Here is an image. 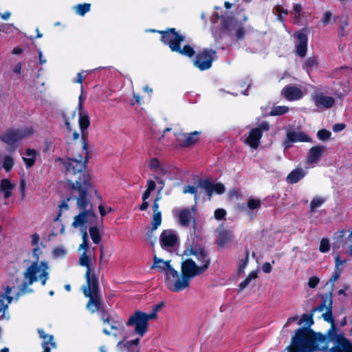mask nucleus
Segmentation results:
<instances>
[{"mask_svg": "<svg viewBox=\"0 0 352 352\" xmlns=\"http://www.w3.org/2000/svg\"><path fill=\"white\" fill-rule=\"evenodd\" d=\"M41 250L38 247L36 246V247L34 248L32 254H33L34 258L36 260L34 262H38V260L39 258V254H41Z\"/></svg>", "mask_w": 352, "mask_h": 352, "instance_id": "obj_60", "label": "nucleus"}, {"mask_svg": "<svg viewBox=\"0 0 352 352\" xmlns=\"http://www.w3.org/2000/svg\"><path fill=\"white\" fill-rule=\"evenodd\" d=\"M200 132L194 131L189 133H176L174 136L176 138L175 145L182 147H187L194 144L199 140Z\"/></svg>", "mask_w": 352, "mask_h": 352, "instance_id": "obj_14", "label": "nucleus"}, {"mask_svg": "<svg viewBox=\"0 0 352 352\" xmlns=\"http://www.w3.org/2000/svg\"><path fill=\"white\" fill-rule=\"evenodd\" d=\"M326 150L324 146H316L311 148L307 158V163L311 164L317 163Z\"/></svg>", "mask_w": 352, "mask_h": 352, "instance_id": "obj_23", "label": "nucleus"}, {"mask_svg": "<svg viewBox=\"0 0 352 352\" xmlns=\"http://www.w3.org/2000/svg\"><path fill=\"white\" fill-rule=\"evenodd\" d=\"M306 175V172L302 168H296L292 170L287 177V181L290 184L299 182Z\"/></svg>", "mask_w": 352, "mask_h": 352, "instance_id": "obj_32", "label": "nucleus"}, {"mask_svg": "<svg viewBox=\"0 0 352 352\" xmlns=\"http://www.w3.org/2000/svg\"><path fill=\"white\" fill-rule=\"evenodd\" d=\"M95 214L91 209L82 211L78 216L74 217L72 226L78 228L84 226L86 223L92 222L95 220Z\"/></svg>", "mask_w": 352, "mask_h": 352, "instance_id": "obj_20", "label": "nucleus"}, {"mask_svg": "<svg viewBox=\"0 0 352 352\" xmlns=\"http://www.w3.org/2000/svg\"><path fill=\"white\" fill-rule=\"evenodd\" d=\"M256 278V274L254 272H252L248 276L242 281L239 285V288L241 290L244 289L250 283L252 280H254Z\"/></svg>", "mask_w": 352, "mask_h": 352, "instance_id": "obj_44", "label": "nucleus"}, {"mask_svg": "<svg viewBox=\"0 0 352 352\" xmlns=\"http://www.w3.org/2000/svg\"><path fill=\"white\" fill-rule=\"evenodd\" d=\"M153 208L152 230H155L161 225L162 214L159 210V204L156 201H153Z\"/></svg>", "mask_w": 352, "mask_h": 352, "instance_id": "obj_30", "label": "nucleus"}, {"mask_svg": "<svg viewBox=\"0 0 352 352\" xmlns=\"http://www.w3.org/2000/svg\"><path fill=\"white\" fill-rule=\"evenodd\" d=\"M216 52L212 50H204L199 52L194 61V65L200 70H206L211 67Z\"/></svg>", "mask_w": 352, "mask_h": 352, "instance_id": "obj_13", "label": "nucleus"}, {"mask_svg": "<svg viewBox=\"0 0 352 352\" xmlns=\"http://www.w3.org/2000/svg\"><path fill=\"white\" fill-rule=\"evenodd\" d=\"M223 28L227 30L229 32H234V35L238 39L242 38L245 34L243 28L234 19L229 20L223 19Z\"/></svg>", "mask_w": 352, "mask_h": 352, "instance_id": "obj_19", "label": "nucleus"}, {"mask_svg": "<svg viewBox=\"0 0 352 352\" xmlns=\"http://www.w3.org/2000/svg\"><path fill=\"white\" fill-rule=\"evenodd\" d=\"M270 129V125L266 122H263L260 124L258 127L255 128L254 129H259L261 133H262L263 131H267Z\"/></svg>", "mask_w": 352, "mask_h": 352, "instance_id": "obj_57", "label": "nucleus"}, {"mask_svg": "<svg viewBox=\"0 0 352 352\" xmlns=\"http://www.w3.org/2000/svg\"><path fill=\"white\" fill-rule=\"evenodd\" d=\"M248 263V255L247 254L244 259H241L240 261L239 266V271L240 272H244V270L246 267Z\"/></svg>", "mask_w": 352, "mask_h": 352, "instance_id": "obj_53", "label": "nucleus"}, {"mask_svg": "<svg viewBox=\"0 0 352 352\" xmlns=\"http://www.w3.org/2000/svg\"><path fill=\"white\" fill-rule=\"evenodd\" d=\"M160 34H162V41L168 45L173 52H177L188 57H192L195 54L194 49L189 45H186L181 48L180 43L185 41V36L177 32L175 28L162 31Z\"/></svg>", "mask_w": 352, "mask_h": 352, "instance_id": "obj_7", "label": "nucleus"}, {"mask_svg": "<svg viewBox=\"0 0 352 352\" xmlns=\"http://www.w3.org/2000/svg\"><path fill=\"white\" fill-rule=\"evenodd\" d=\"M342 272L337 270L335 269V272L333 273V274L332 275V276L329 279V282L332 283V284H333L339 278V277L340 276V274Z\"/></svg>", "mask_w": 352, "mask_h": 352, "instance_id": "obj_56", "label": "nucleus"}, {"mask_svg": "<svg viewBox=\"0 0 352 352\" xmlns=\"http://www.w3.org/2000/svg\"><path fill=\"white\" fill-rule=\"evenodd\" d=\"M198 186L205 190L209 198H210L213 192L217 194H222L225 192L226 190L224 186L222 184L218 183L213 184L208 180L201 179L199 182Z\"/></svg>", "mask_w": 352, "mask_h": 352, "instance_id": "obj_18", "label": "nucleus"}, {"mask_svg": "<svg viewBox=\"0 0 352 352\" xmlns=\"http://www.w3.org/2000/svg\"><path fill=\"white\" fill-rule=\"evenodd\" d=\"M329 342L333 346L329 349L330 352H352V343L337 329H329L327 333Z\"/></svg>", "mask_w": 352, "mask_h": 352, "instance_id": "obj_11", "label": "nucleus"}, {"mask_svg": "<svg viewBox=\"0 0 352 352\" xmlns=\"http://www.w3.org/2000/svg\"><path fill=\"white\" fill-rule=\"evenodd\" d=\"M347 262L346 259L342 260L338 254L335 256V269L342 272V265Z\"/></svg>", "mask_w": 352, "mask_h": 352, "instance_id": "obj_46", "label": "nucleus"}, {"mask_svg": "<svg viewBox=\"0 0 352 352\" xmlns=\"http://www.w3.org/2000/svg\"><path fill=\"white\" fill-rule=\"evenodd\" d=\"M110 327L111 329L113 331H121L123 329L122 321L119 320L116 321H111Z\"/></svg>", "mask_w": 352, "mask_h": 352, "instance_id": "obj_49", "label": "nucleus"}, {"mask_svg": "<svg viewBox=\"0 0 352 352\" xmlns=\"http://www.w3.org/2000/svg\"><path fill=\"white\" fill-rule=\"evenodd\" d=\"M14 164V158L11 155H6L3 160V167L6 172H10Z\"/></svg>", "mask_w": 352, "mask_h": 352, "instance_id": "obj_39", "label": "nucleus"}, {"mask_svg": "<svg viewBox=\"0 0 352 352\" xmlns=\"http://www.w3.org/2000/svg\"><path fill=\"white\" fill-rule=\"evenodd\" d=\"M89 234L94 243L97 244L100 243L101 237L99 230L96 227H91L89 228Z\"/></svg>", "mask_w": 352, "mask_h": 352, "instance_id": "obj_42", "label": "nucleus"}, {"mask_svg": "<svg viewBox=\"0 0 352 352\" xmlns=\"http://www.w3.org/2000/svg\"><path fill=\"white\" fill-rule=\"evenodd\" d=\"M345 248L347 250V252L349 254H352V237L351 234L349 235L346 242H345Z\"/></svg>", "mask_w": 352, "mask_h": 352, "instance_id": "obj_52", "label": "nucleus"}, {"mask_svg": "<svg viewBox=\"0 0 352 352\" xmlns=\"http://www.w3.org/2000/svg\"><path fill=\"white\" fill-rule=\"evenodd\" d=\"M262 137V133L259 129H252L244 142L253 149H256L260 144V140Z\"/></svg>", "mask_w": 352, "mask_h": 352, "instance_id": "obj_22", "label": "nucleus"}, {"mask_svg": "<svg viewBox=\"0 0 352 352\" xmlns=\"http://www.w3.org/2000/svg\"><path fill=\"white\" fill-rule=\"evenodd\" d=\"M319 278L316 276L311 277L308 282V285L310 288L316 287L319 283Z\"/></svg>", "mask_w": 352, "mask_h": 352, "instance_id": "obj_54", "label": "nucleus"}, {"mask_svg": "<svg viewBox=\"0 0 352 352\" xmlns=\"http://www.w3.org/2000/svg\"><path fill=\"white\" fill-rule=\"evenodd\" d=\"M1 190L3 192L5 199H8L12 196V192L15 188V184H12L8 179H3L1 181Z\"/></svg>", "mask_w": 352, "mask_h": 352, "instance_id": "obj_31", "label": "nucleus"}, {"mask_svg": "<svg viewBox=\"0 0 352 352\" xmlns=\"http://www.w3.org/2000/svg\"><path fill=\"white\" fill-rule=\"evenodd\" d=\"M318 61L315 56H311L307 58L305 63L304 67L309 72L310 71L316 69L318 66Z\"/></svg>", "mask_w": 352, "mask_h": 352, "instance_id": "obj_37", "label": "nucleus"}, {"mask_svg": "<svg viewBox=\"0 0 352 352\" xmlns=\"http://www.w3.org/2000/svg\"><path fill=\"white\" fill-rule=\"evenodd\" d=\"M281 94L287 100L294 101L302 98L305 91L294 85H287L282 89Z\"/></svg>", "mask_w": 352, "mask_h": 352, "instance_id": "obj_16", "label": "nucleus"}, {"mask_svg": "<svg viewBox=\"0 0 352 352\" xmlns=\"http://www.w3.org/2000/svg\"><path fill=\"white\" fill-rule=\"evenodd\" d=\"M182 272L190 278L202 274L210 264V258L204 248L199 244H188L182 254Z\"/></svg>", "mask_w": 352, "mask_h": 352, "instance_id": "obj_1", "label": "nucleus"}, {"mask_svg": "<svg viewBox=\"0 0 352 352\" xmlns=\"http://www.w3.org/2000/svg\"><path fill=\"white\" fill-rule=\"evenodd\" d=\"M197 188L192 186H186L184 188L183 192L184 194L190 193L195 195V199H197Z\"/></svg>", "mask_w": 352, "mask_h": 352, "instance_id": "obj_51", "label": "nucleus"}, {"mask_svg": "<svg viewBox=\"0 0 352 352\" xmlns=\"http://www.w3.org/2000/svg\"><path fill=\"white\" fill-rule=\"evenodd\" d=\"M312 100L316 107L319 109H328L331 107L335 100L333 98L324 95L321 92H316L312 95Z\"/></svg>", "mask_w": 352, "mask_h": 352, "instance_id": "obj_17", "label": "nucleus"}, {"mask_svg": "<svg viewBox=\"0 0 352 352\" xmlns=\"http://www.w3.org/2000/svg\"><path fill=\"white\" fill-rule=\"evenodd\" d=\"M32 133V130L26 127L16 130L9 129L1 135V140L8 145H13Z\"/></svg>", "mask_w": 352, "mask_h": 352, "instance_id": "obj_12", "label": "nucleus"}, {"mask_svg": "<svg viewBox=\"0 0 352 352\" xmlns=\"http://www.w3.org/2000/svg\"><path fill=\"white\" fill-rule=\"evenodd\" d=\"M90 7L89 3L78 4L74 7V10L78 15L83 16L90 10Z\"/></svg>", "mask_w": 352, "mask_h": 352, "instance_id": "obj_40", "label": "nucleus"}, {"mask_svg": "<svg viewBox=\"0 0 352 352\" xmlns=\"http://www.w3.org/2000/svg\"><path fill=\"white\" fill-rule=\"evenodd\" d=\"M345 127L344 124H336L333 126V130L334 132H338L342 131Z\"/></svg>", "mask_w": 352, "mask_h": 352, "instance_id": "obj_63", "label": "nucleus"}, {"mask_svg": "<svg viewBox=\"0 0 352 352\" xmlns=\"http://www.w3.org/2000/svg\"><path fill=\"white\" fill-rule=\"evenodd\" d=\"M156 187L155 182L152 179H148L146 182V190L152 192Z\"/></svg>", "mask_w": 352, "mask_h": 352, "instance_id": "obj_58", "label": "nucleus"}, {"mask_svg": "<svg viewBox=\"0 0 352 352\" xmlns=\"http://www.w3.org/2000/svg\"><path fill=\"white\" fill-rule=\"evenodd\" d=\"M182 272L190 278L202 274L210 264V258L204 248L199 244H188L182 254Z\"/></svg>", "mask_w": 352, "mask_h": 352, "instance_id": "obj_2", "label": "nucleus"}, {"mask_svg": "<svg viewBox=\"0 0 352 352\" xmlns=\"http://www.w3.org/2000/svg\"><path fill=\"white\" fill-rule=\"evenodd\" d=\"M289 108L286 106H276L272 108L270 114L272 116H281L287 113Z\"/></svg>", "mask_w": 352, "mask_h": 352, "instance_id": "obj_43", "label": "nucleus"}, {"mask_svg": "<svg viewBox=\"0 0 352 352\" xmlns=\"http://www.w3.org/2000/svg\"><path fill=\"white\" fill-rule=\"evenodd\" d=\"M232 238V233L230 231L223 230L221 231L219 234L217 239V243L220 246H223L229 241H231Z\"/></svg>", "mask_w": 352, "mask_h": 352, "instance_id": "obj_34", "label": "nucleus"}, {"mask_svg": "<svg viewBox=\"0 0 352 352\" xmlns=\"http://www.w3.org/2000/svg\"><path fill=\"white\" fill-rule=\"evenodd\" d=\"M91 187V179L88 174L83 173L78 180L72 184V189L77 190L78 197L77 198V205L80 210H85L89 208V204L86 197L88 190Z\"/></svg>", "mask_w": 352, "mask_h": 352, "instance_id": "obj_10", "label": "nucleus"}, {"mask_svg": "<svg viewBox=\"0 0 352 352\" xmlns=\"http://www.w3.org/2000/svg\"><path fill=\"white\" fill-rule=\"evenodd\" d=\"M331 17V13L330 12H326L324 13L322 21L324 24H327L329 22Z\"/></svg>", "mask_w": 352, "mask_h": 352, "instance_id": "obj_59", "label": "nucleus"}, {"mask_svg": "<svg viewBox=\"0 0 352 352\" xmlns=\"http://www.w3.org/2000/svg\"><path fill=\"white\" fill-rule=\"evenodd\" d=\"M298 324L299 325L305 324L308 327H310L313 324L312 316L308 314H302Z\"/></svg>", "mask_w": 352, "mask_h": 352, "instance_id": "obj_45", "label": "nucleus"}, {"mask_svg": "<svg viewBox=\"0 0 352 352\" xmlns=\"http://www.w3.org/2000/svg\"><path fill=\"white\" fill-rule=\"evenodd\" d=\"M11 289L8 287L5 289V294H0V313L4 314L6 310L8 309V305L11 302L12 298L10 296Z\"/></svg>", "mask_w": 352, "mask_h": 352, "instance_id": "obj_28", "label": "nucleus"}, {"mask_svg": "<svg viewBox=\"0 0 352 352\" xmlns=\"http://www.w3.org/2000/svg\"><path fill=\"white\" fill-rule=\"evenodd\" d=\"M318 349L314 333L308 328H300L292 338L288 352H312Z\"/></svg>", "mask_w": 352, "mask_h": 352, "instance_id": "obj_5", "label": "nucleus"}, {"mask_svg": "<svg viewBox=\"0 0 352 352\" xmlns=\"http://www.w3.org/2000/svg\"><path fill=\"white\" fill-rule=\"evenodd\" d=\"M193 208H183L177 210V215L179 223L183 226H187L194 217Z\"/></svg>", "mask_w": 352, "mask_h": 352, "instance_id": "obj_26", "label": "nucleus"}, {"mask_svg": "<svg viewBox=\"0 0 352 352\" xmlns=\"http://www.w3.org/2000/svg\"><path fill=\"white\" fill-rule=\"evenodd\" d=\"M170 261H164L155 255L151 268L157 270L165 275V284L170 291L179 292L189 285V278L182 272L179 276L178 272L170 265Z\"/></svg>", "mask_w": 352, "mask_h": 352, "instance_id": "obj_3", "label": "nucleus"}, {"mask_svg": "<svg viewBox=\"0 0 352 352\" xmlns=\"http://www.w3.org/2000/svg\"><path fill=\"white\" fill-rule=\"evenodd\" d=\"M262 270L265 273H270L272 271V266L270 263H265L263 265Z\"/></svg>", "mask_w": 352, "mask_h": 352, "instance_id": "obj_64", "label": "nucleus"}, {"mask_svg": "<svg viewBox=\"0 0 352 352\" xmlns=\"http://www.w3.org/2000/svg\"><path fill=\"white\" fill-rule=\"evenodd\" d=\"M148 166L155 175H165L168 173L166 168L155 157H151L148 160Z\"/></svg>", "mask_w": 352, "mask_h": 352, "instance_id": "obj_27", "label": "nucleus"}, {"mask_svg": "<svg viewBox=\"0 0 352 352\" xmlns=\"http://www.w3.org/2000/svg\"><path fill=\"white\" fill-rule=\"evenodd\" d=\"M330 249V244L329 241L327 239H322L320 241V251L322 252H327Z\"/></svg>", "mask_w": 352, "mask_h": 352, "instance_id": "obj_48", "label": "nucleus"}, {"mask_svg": "<svg viewBox=\"0 0 352 352\" xmlns=\"http://www.w3.org/2000/svg\"><path fill=\"white\" fill-rule=\"evenodd\" d=\"M326 199L323 197H315L314 198L310 204V210L313 212L317 208L321 206Z\"/></svg>", "mask_w": 352, "mask_h": 352, "instance_id": "obj_41", "label": "nucleus"}, {"mask_svg": "<svg viewBox=\"0 0 352 352\" xmlns=\"http://www.w3.org/2000/svg\"><path fill=\"white\" fill-rule=\"evenodd\" d=\"M37 155L38 153L36 150L30 148L26 149L23 156V160L26 168H29L34 164Z\"/></svg>", "mask_w": 352, "mask_h": 352, "instance_id": "obj_29", "label": "nucleus"}, {"mask_svg": "<svg viewBox=\"0 0 352 352\" xmlns=\"http://www.w3.org/2000/svg\"><path fill=\"white\" fill-rule=\"evenodd\" d=\"M326 308H327V311L322 314L323 319L325 321L331 324V327L330 329H337L336 328V326L334 324V319H333L332 312H331V300H329V305Z\"/></svg>", "mask_w": 352, "mask_h": 352, "instance_id": "obj_35", "label": "nucleus"}, {"mask_svg": "<svg viewBox=\"0 0 352 352\" xmlns=\"http://www.w3.org/2000/svg\"><path fill=\"white\" fill-rule=\"evenodd\" d=\"M178 237L175 231L172 230H164L160 235V242L162 248L169 250L177 243Z\"/></svg>", "mask_w": 352, "mask_h": 352, "instance_id": "obj_15", "label": "nucleus"}, {"mask_svg": "<svg viewBox=\"0 0 352 352\" xmlns=\"http://www.w3.org/2000/svg\"><path fill=\"white\" fill-rule=\"evenodd\" d=\"M164 302H160L153 307L151 311L146 314L141 311H136L132 314L127 322L128 326L134 327L135 332L142 337L148 331V320L157 318V312L164 307Z\"/></svg>", "mask_w": 352, "mask_h": 352, "instance_id": "obj_6", "label": "nucleus"}, {"mask_svg": "<svg viewBox=\"0 0 352 352\" xmlns=\"http://www.w3.org/2000/svg\"><path fill=\"white\" fill-rule=\"evenodd\" d=\"M78 122H79L80 128L82 132L89 127L90 121H89V114L87 111H85V110H80L79 111Z\"/></svg>", "mask_w": 352, "mask_h": 352, "instance_id": "obj_33", "label": "nucleus"}, {"mask_svg": "<svg viewBox=\"0 0 352 352\" xmlns=\"http://www.w3.org/2000/svg\"><path fill=\"white\" fill-rule=\"evenodd\" d=\"M311 139L302 131H291L287 133V140L285 144L290 146V143L296 142H311Z\"/></svg>", "mask_w": 352, "mask_h": 352, "instance_id": "obj_21", "label": "nucleus"}, {"mask_svg": "<svg viewBox=\"0 0 352 352\" xmlns=\"http://www.w3.org/2000/svg\"><path fill=\"white\" fill-rule=\"evenodd\" d=\"M82 243L80 245L79 250H83L84 252H82V254L80 256L79 264L80 265V261H81V258L82 257V256L85 255L86 258H87V263L89 264V267L90 266L91 274H94V268H95V265L91 263V259L88 256L87 254V251L88 250V248H89V244H88V236H87V233L86 229H82Z\"/></svg>", "mask_w": 352, "mask_h": 352, "instance_id": "obj_24", "label": "nucleus"}, {"mask_svg": "<svg viewBox=\"0 0 352 352\" xmlns=\"http://www.w3.org/2000/svg\"><path fill=\"white\" fill-rule=\"evenodd\" d=\"M38 334L40 336V337L42 338V339H49V340H50L52 338H53V336L52 335H48V334H46L45 333V331L43 330H41V329H39L38 330Z\"/></svg>", "mask_w": 352, "mask_h": 352, "instance_id": "obj_61", "label": "nucleus"}, {"mask_svg": "<svg viewBox=\"0 0 352 352\" xmlns=\"http://www.w3.org/2000/svg\"><path fill=\"white\" fill-rule=\"evenodd\" d=\"M80 265L86 267V285L82 287V290L85 296L89 298L87 305V309L94 313L100 309L102 305L98 291V279L95 274H91L90 266L89 267L85 255L81 258Z\"/></svg>", "mask_w": 352, "mask_h": 352, "instance_id": "obj_4", "label": "nucleus"}, {"mask_svg": "<svg viewBox=\"0 0 352 352\" xmlns=\"http://www.w3.org/2000/svg\"><path fill=\"white\" fill-rule=\"evenodd\" d=\"M161 175H155L154 178L157 181V183L161 186L160 192H161L164 187V181L160 179Z\"/></svg>", "mask_w": 352, "mask_h": 352, "instance_id": "obj_62", "label": "nucleus"}, {"mask_svg": "<svg viewBox=\"0 0 352 352\" xmlns=\"http://www.w3.org/2000/svg\"><path fill=\"white\" fill-rule=\"evenodd\" d=\"M261 206V201L258 199H249L247 202V208L244 209L246 211L247 209L250 210V211L253 212L254 210H258Z\"/></svg>", "mask_w": 352, "mask_h": 352, "instance_id": "obj_36", "label": "nucleus"}, {"mask_svg": "<svg viewBox=\"0 0 352 352\" xmlns=\"http://www.w3.org/2000/svg\"><path fill=\"white\" fill-rule=\"evenodd\" d=\"M88 158V145L84 143L81 151L74 152L65 161L61 158H58L56 161L63 164L67 173L75 175L85 169Z\"/></svg>", "mask_w": 352, "mask_h": 352, "instance_id": "obj_8", "label": "nucleus"}, {"mask_svg": "<svg viewBox=\"0 0 352 352\" xmlns=\"http://www.w3.org/2000/svg\"><path fill=\"white\" fill-rule=\"evenodd\" d=\"M302 11V6L300 4H295L293 8V15L294 17L296 19H300V12Z\"/></svg>", "mask_w": 352, "mask_h": 352, "instance_id": "obj_50", "label": "nucleus"}, {"mask_svg": "<svg viewBox=\"0 0 352 352\" xmlns=\"http://www.w3.org/2000/svg\"><path fill=\"white\" fill-rule=\"evenodd\" d=\"M297 38L296 52L297 54L303 57L305 56L307 50V37L303 32H297L296 34Z\"/></svg>", "mask_w": 352, "mask_h": 352, "instance_id": "obj_25", "label": "nucleus"}, {"mask_svg": "<svg viewBox=\"0 0 352 352\" xmlns=\"http://www.w3.org/2000/svg\"><path fill=\"white\" fill-rule=\"evenodd\" d=\"M330 136H331V132L329 131H327L325 129L320 130L317 133V137L320 140H323V141L327 140L330 138Z\"/></svg>", "mask_w": 352, "mask_h": 352, "instance_id": "obj_47", "label": "nucleus"}, {"mask_svg": "<svg viewBox=\"0 0 352 352\" xmlns=\"http://www.w3.org/2000/svg\"><path fill=\"white\" fill-rule=\"evenodd\" d=\"M139 342H140L139 338H137L134 340H131V341L119 342L117 344V348L120 351H124V349H126L129 350L132 344L138 345Z\"/></svg>", "mask_w": 352, "mask_h": 352, "instance_id": "obj_38", "label": "nucleus"}, {"mask_svg": "<svg viewBox=\"0 0 352 352\" xmlns=\"http://www.w3.org/2000/svg\"><path fill=\"white\" fill-rule=\"evenodd\" d=\"M47 270L48 265L46 262H33L24 272V278L29 285L40 280L42 285H45L49 278Z\"/></svg>", "mask_w": 352, "mask_h": 352, "instance_id": "obj_9", "label": "nucleus"}, {"mask_svg": "<svg viewBox=\"0 0 352 352\" xmlns=\"http://www.w3.org/2000/svg\"><path fill=\"white\" fill-rule=\"evenodd\" d=\"M226 214V212L223 209H217L214 212V217L217 219H222Z\"/></svg>", "mask_w": 352, "mask_h": 352, "instance_id": "obj_55", "label": "nucleus"}]
</instances>
